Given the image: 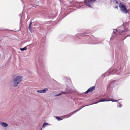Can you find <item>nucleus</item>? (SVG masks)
I'll return each mask as SVG.
<instances>
[{"mask_svg": "<svg viewBox=\"0 0 130 130\" xmlns=\"http://www.w3.org/2000/svg\"><path fill=\"white\" fill-rule=\"evenodd\" d=\"M22 77L20 76L15 77L13 78V85L14 87L17 86L22 80Z\"/></svg>", "mask_w": 130, "mask_h": 130, "instance_id": "f257e3e1", "label": "nucleus"}, {"mask_svg": "<svg viewBox=\"0 0 130 130\" xmlns=\"http://www.w3.org/2000/svg\"><path fill=\"white\" fill-rule=\"evenodd\" d=\"M119 7L121 9V11L125 12L126 13L127 12V10L125 6L123 5L122 3H120Z\"/></svg>", "mask_w": 130, "mask_h": 130, "instance_id": "f03ea898", "label": "nucleus"}, {"mask_svg": "<svg viewBox=\"0 0 130 130\" xmlns=\"http://www.w3.org/2000/svg\"><path fill=\"white\" fill-rule=\"evenodd\" d=\"M96 0H85L84 3L85 5L88 6H89L91 4H92L93 2H95Z\"/></svg>", "mask_w": 130, "mask_h": 130, "instance_id": "7ed1b4c3", "label": "nucleus"}, {"mask_svg": "<svg viewBox=\"0 0 130 130\" xmlns=\"http://www.w3.org/2000/svg\"><path fill=\"white\" fill-rule=\"evenodd\" d=\"M83 106V107H81V108H80L79 109H77V110L74 111L72 112L71 113L68 114L66 115L65 116V117L66 118H69V117H71L73 114V113H74L76 112H77L79 110L81 109H82L85 106Z\"/></svg>", "mask_w": 130, "mask_h": 130, "instance_id": "20e7f679", "label": "nucleus"}, {"mask_svg": "<svg viewBox=\"0 0 130 130\" xmlns=\"http://www.w3.org/2000/svg\"><path fill=\"white\" fill-rule=\"evenodd\" d=\"M112 101V102H117V100H111V99H110V100H107V99H103V100H100L98 102H95L94 103V104H97L99 102H104V101Z\"/></svg>", "mask_w": 130, "mask_h": 130, "instance_id": "39448f33", "label": "nucleus"}, {"mask_svg": "<svg viewBox=\"0 0 130 130\" xmlns=\"http://www.w3.org/2000/svg\"><path fill=\"white\" fill-rule=\"evenodd\" d=\"M95 89V87L93 86L89 88L87 91L85 92L84 93L85 94L89 92H91L93 91Z\"/></svg>", "mask_w": 130, "mask_h": 130, "instance_id": "423d86ee", "label": "nucleus"}, {"mask_svg": "<svg viewBox=\"0 0 130 130\" xmlns=\"http://www.w3.org/2000/svg\"><path fill=\"white\" fill-rule=\"evenodd\" d=\"M48 90L47 89L45 88L44 89H43L42 90H37V92L39 93H45L46 92V91H47Z\"/></svg>", "mask_w": 130, "mask_h": 130, "instance_id": "0eeeda50", "label": "nucleus"}, {"mask_svg": "<svg viewBox=\"0 0 130 130\" xmlns=\"http://www.w3.org/2000/svg\"><path fill=\"white\" fill-rule=\"evenodd\" d=\"M73 3L75 4V6H77V4H81L82 3L81 2H77L75 1H73Z\"/></svg>", "mask_w": 130, "mask_h": 130, "instance_id": "6e6552de", "label": "nucleus"}, {"mask_svg": "<svg viewBox=\"0 0 130 130\" xmlns=\"http://www.w3.org/2000/svg\"><path fill=\"white\" fill-rule=\"evenodd\" d=\"M1 124L2 126L5 127H6L8 126V125L4 122H2L1 123Z\"/></svg>", "mask_w": 130, "mask_h": 130, "instance_id": "1a4fd4ad", "label": "nucleus"}, {"mask_svg": "<svg viewBox=\"0 0 130 130\" xmlns=\"http://www.w3.org/2000/svg\"><path fill=\"white\" fill-rule=\"evenodd\" d=\"M26 49H27V48L26 47H25L23 48H20V50L21 51H23L26 50Z\"/></svg>", "mask_w": 130, "mask_h": 130, "instance_id": "9d476101", "label": "nucleus"}, {"mask_svg": "<svg viewBox=\"0 0 130 130\" xmlns=\"http://www.w3.org/2000/svg\"><path fill=\"white\" fill-rule=\"evenodd\" d=\"M67 92H62V93H59V94H57V96H59V95H60L61 94H66V93H67Z\"/></svg>", "mask_w": 130, "mask_h": 130, "instance_id": "9b49d317", "label": "nucleus"}, {"mask_svg": "<svg viewBox=\"0 0 130 130\" xmlns=\"http://www.w3.org/2000/svg\"><path fill=\"white\" fill-rule=\"evenodd\" d=\"M48 124L47 123H44L43 125V127H45L46 126L48 125Z\"/></svg>", "mask_w": 130, "mask_h": 130, "instance_id": "f8f14e48", "label": "nucleus"}, {"mask_svg": "<svg viewBox=\"0 0 130 130\" xmlns=\"http://www.w3.org/2000/svg\"><path fill=\"white\" fill-rule=\"evenodd\" d=\"M56 118L59 121L61 120H62V119L61 118L58 117H56Z\"/></svg>", "mask_w": 130, "mask_h": 130, "instance_id": "ddd939ff", "label": "nucleus"}, {"mask_svg": "<svg viewBox=\"0 0 130 130\" xmlns=\"http://www.w3.org/2000/svg\"><path fill=\"white\" fill-rule=\"evenodd\" d=\"M29 30H30V31L31 32H32V28L31 27H29L28 28Z\"/></svg>", "mask_w": 130, "mask_h": 130, "instance_id": "4468645a", "label": "nucleus"}, {"mask_svg": "<svg viewBox=\"0 0 130 130\" xmlns=\"http://www.w3.org/2000/svg\"><path fill=\"white\" fill-rule=\"evenodd\" d=\"M32 22H31L30 23V24H29V27H31V24H32Z\"/></svg>", "mask_w": 130, "mask_h": 130, "instance_id": "2eb2a0df", "label": "nucleus"}, {"mask_svg": "<svg viewBox=\"0 0 130 130\" xmlns=\"http://www.w3.org/2000/svg\"><path fill=\"white\" fill-rule=\"evenodd\" d=\"M115 8H116V9H118V7L117 6H116L115 7Z\"/></svg>", "mask_w": 130, "mask_h": 130, "instance_id": "dca6fc26", "label": "nucleus"}]
</instances>
